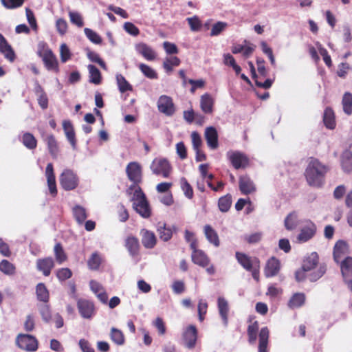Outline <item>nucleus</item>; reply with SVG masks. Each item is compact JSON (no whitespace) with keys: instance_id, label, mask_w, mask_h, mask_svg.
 I'll return each mask as SVG.
<instances>
[{"instance_id":"obj_1","label":"nucleus","mask_w":352,"mask_h":352,"mask_svg":"<svg viewBox=\"0 0 352 352\" xmlns=\"http://www.w3.org/2000/svg\"><path fill=\"white\" fill-rule=\"evenodd\" d=\"M327 167L318 160L309 157V186L319 188L325 182Z\"/></svg>"},{"instance_id":"obj_2","label":"nucleus","mask_w":352,"mask_h":352,"mask_svg":"<svg viewBox=\"0 0 352 352\" xmlns=\"http://www.w3.org/2000/svg\"><path fill=\"white\" fill-rule=\"evenodd\" d=\"M235 258L239 265L247 272L251 273L252 278L258 282L260 279L261 262L256 256H250L245 253L236 252Z\"/></svg>"},{"instance_id":"obj_3","label":"nucleus","mask_w":352,"mask_h":352,"mask_svg":"<svg viewBox=\"0 0 352 352\" xmlns=\"http://www.w3.org/2000/svg\"><path fill=\"white\" fill-rule=\"evenodd\" d=\"M131 201H134L133 208L141 217L146 219L151 217V210L141 187H138L133 192Z\"/></svg>"},{"instance_id":"obj_4","label":"nucleus","mask_w":352,"mask_h":352,"mask_svg":"<svg viewBox=\"0 0 352 352\" xmlns=\"http://www.w3.org/2000/svg\"><path fill=\"white\" fill-rule=\"evenodd\" d=\"M37 54L42 58L47 70H52L56 73L59 72V66L57 58L46 43H41L38 44Z\"/></svg>"},{"instance_id":"obj_5","label":"nucleus","mask_w":352,"mask_h":352,"mask_svg":"<svg viewBox=\"0 0 352 352\" xmlns=\"http://www.w3.org/2000/svg\"><path fill=\"white\" fill-rule=\"evenodd\" d=\"M126 173L128 179L132 182V184L126 190L128 195H131L136 188L140 186L142 181V167L137 162H129L126 167Z\"/></svg>"},{"instance_id":"obj_6","label":"nucleus","mask_w":352,"mask_h":352,"mask_svg":"<svg viewBox=\"0 0 352 352\" xmlns=\"http://www.w3.org/2000/svg\"><path fill=\"white\" fill-rule=\"evenodd\" d=\"M318 255L316 252L309 255V281H316L320 278L327 271L324 263H318Z\"/></svg>"},{"instance_id":"obj_7","label":"nucleus","mask_w":352,"mask_h":352,"mask_svg":"<svg viewBox=\"0 0 352 352\" xmlns=\"http://www.w3.org/2000/svg\"><path fill=\"white\" fill-rule=\"evenodd\" d=\"M60 185L65 190L76 189L79 184V178L76 173L71 169H65L60 175Z\"/></svg>"},{"instance_id":"obj_8","label":"nucleus","mask_w":352,"mask_h":352,"mask_svg":"<svg viewBox=\"0 0 352 352\" xmlns=\"http://www.w3.org/2000/svg\"><path fill=\"white\" fill-rule=\"evenodd\" d=\"M16 344L22 350L34 352L38 349V342L32 335L19 333L16 338Z\"/></svg>"},{"instance_id":"obj_9","label":"nucleus","mask_w":352,"mask_h":352,"mask_svg":"<svg viewBox=\"0 0 352 352\" xmlns=\"http://www.w3.org/2000/svg\"><path fill=\"white\" fill-rule=\"evenodd\" d=\"M151 169L153 174L168 178L172 171V166L166 159H155L151 165Z\"/></svg>"},{"instance_id":"obj_10","label":"nucleus","mask_w":352,"mask_h":352,"mask_svg":"<svg viewBox=\"0 0 352 352\" xmlns=\"http://www.w3.org/2000/svg\"><path fill=\"white\" fill-rule=\"evenodd\" d=\"M41 136L45 144L50 155L53 159H56L60 152L59 143L52 133H46L44 131L41 133Z\"/></svg>"},{"instance_id":"obj_11","label":"nucleus","mask_w":352,"mask_h":352,"mask_svg":"<svg viewBox=\"0 0 352 352\" xmlns=\"http://www.w3.org/2000/svg\"><path fill=\"white\" fill-rule=\"evenodd\" d=\"M227 157L232 166L236 170L245 169L249 166V158L240 151H229L227 153Z\"/></svg>"},{"instance_id":"obj_12","label":"nucleus","mask_w":352,"mask_h":352,"mask_svg":"<svg viewBox=\"0 0 352 352\" xmlns=\"http://www.w3.org/2000/svg\"><path fill=\"white\" fill-rule=\"evenodd\" d=\"M157 104L159 111L167 116H171L175 112L174 102L170 96L162 95L160 96Z\"/></svg>"},{"instance_id":"obj_13","label":"nucleus","mask_w":352,"mask_h":352,"mask_svg":"<svg viewBox=\"0 0 352 352\" xmlns=\"http://www.w3.org/2000/svg\"><path fill=\"white\" fill-rule=\"evenodd\" d=\"M77 307L80 316L87 319L91 318L95 314V307L93 302L86 299H79Z\"/></svg>"},{"instance_id":"obj_14","label":"nucleus","mask_w":352,"mask_h":352,"mask_svg":"<svg viewBox=\"0 0 352 352\" xmlns=\"http://www.w3.org/2000/svg\"><path fill=\"white\" fill-rule=\"evenodd\" d=\"M239 188L241 194L248 195L256 191L254 181L248 175H241L239 179Z\"/></svg>"},{"instance_id":"obj_15","label":"nucleus","mask_w":352,"mask_h":352,"mask_svg":"<svg viewBox=\"0 0 352 352\" xmlns=\"http://www.w3.org/2000/svg\"><path fill=\"white\" fill-rule=\"evenodd\" d=\"M54 266V260L51 256L38 258L36 262L37 270L41 272L45 276H49L50 275Z\"/></svg>"},{"instance_id":"obj_16","label":"nucleus","mask_w":352,"mask_h":352,"mask_svg":"<svg viewBox=\"0 0 352 352\" xmlns=\"http://www.w3.org/2000/svg\"><path fill=\"white\" fill-rule=\"evenodd\" d=\"M198 331L197 327L193 325H189L184 332L183 338L185 345L188 349H192L195 346L197 340Z\"/></svg>"},{"instance_id":"obj_17","label":"nucleus","mask_w":352,"mask_h":352,"mask_svg":"<svg viewBox=\"0 0 352 352\" xmlns=\"http://www.w3.org/2000/svg\"><path fill=\"white\" fill-rule=\"evenodd\" d=\"M204 138L210 149L215 150L219 147L218 133L215 127H206L204 131Z\"/></svg>"},{"instance_id":"obj_18","label":"nucleus","mask_w":352,"mask_h":352,"mask_svg":"<svg viewBox=\"0 0 352 352\" xmlns=\"http://www.w3.org/2000/svg\"><path fill=\"white\" fill-rule=\"evenodd\" d=\"M280 270V261L274 256L267 260L265 269L264 274L266 278L274 277L276 276Z\"/></svg>"},{"instance_id":"obj_19","label":"nucleus","mask_w":352,"mask_h":352,"mask_svg":"<svg viewBox=\"0 0 352 352\" xmlns=\"http://www.w3.org/2000/svg\"><path fill=\"white\" fill-rule=\"evenodd\" d=\"M124 246L129 254L133 257H137L140 254V245L136 236L129 235L124 241Z\"/></svg>"},{"instance_id":"obj_20","label":"nucleus","mask_w":352,"mask_h":352,"mask_svg":"<svg viewBox=\"0 0 352 352\" xmlns=\"http://www.w3.org/2000/svg\"><path fill=\"white\" fill-rule=\"evenodd\" d=\"M142 243L146 249H153L157 244V237L152 231L143 228L140 230Z\"/></svg>"},{"instance_id":"obj_21","label":"nucleus","mask_w":352,"mask_h":352,"mask_svg":"<svg viewBox=\"0 0 352 352\" xmlns=\"http://www.w3.org/2000/svg\"><path fill=\"white\" fill-rule=\"evenodd\" d=\"M45 176L47 177V186L51 195L53 197L57 195L56 177L54 172V167L52 163L47 164L45 168Z\"/></svg>"},{"instance_id":"obj_22","label":"nucleus","mask_w":352,"mask_h":352,"mask_svg":"<svg viewBox=\"0 0 352 352\" xmlns=\"http://www.w3.org/2000/svg\"><path fill=\"white\" fill-rule=\"evenodd\" d=\"M0 53L10 62H14L16 58L13 49L1 33H0Z\"/></svg>"},{"instance_id":"obj_23","label":"nucleus","mask_w":352,"mask_h":352,"mask_svg":"<svg viewBox=\"0 0 352 352\" xmlns=\"http://www.w3.org/2000/svg\"><path fill=\"white\" fill-rule=\"evenodd\" d=\"M63 129L66 138L70 143L72 147L75 149L76 148L77 140L73 124L69 120H63Z\"/></svg>"},{"instance_id":"obj_24","label":"nucleus","mask_w":352,"mask_h":352,"mask_svg":"<svg viewBox=\"0 0 352 352\" xmlns=\"http://www.w3.org/2000/svg\"><path fill=\"white\" fill-rule=\"evenodd\" d=\"M214 100L210 94L206 93L201 96L200 108L206 114L213 113Z\"/></svg>"},{"instance_id":"obj_25","label":"nucleus","mask_w":352,"mask_h":352,"mask_svg":"<svg viewBox=\"0 0 352 352\" xmlns=\"http://www.w3.org/2000/svg\"><path fill=\"white\" fill-rule=\"evenodd\" d=\"M203 230L207 241L214 247L218 248L220 245V239L217 232L208 224L204 226Z\"/></svg>"},{"instance_id":"obj_26","label":"nucleus","mask_w":352,"mask_h":352,"mask_svg":"<svg viewBox=\"0 0 352 352\" xmlns=\"http://www.w3.org/2000/svg\"><path fill=\"white\" fill-rule=\"evenodd\" d=\"M135 50L147 60H153L155 59L156 54L155 51L146 43H140L136 45Z\"/></svg>"},{"instance_id":"obj_27","label":"nucleus","mask_w":352,"mask_h":352,"mask_svg":"<svg viewBox=\"0 0 352 352\" xmlns=\"http://www.w3.org/2000/svg\"><path fill=\"white\" fill-rule=\"evenodd\" d=\"M217 305L219 315L223 320L225 326L228 324V313L229 305L228 301L223 297H219L217 300Z\"/></svg>"},{"instance_id":"obj_28","label":"nucleus","mask_w":352,"mask_h":352,"mask_svg":"<svg viewBox=\"0 0 352 352\" xmlns=\"http://www.w3.org/2000/svg\"><path fill=\"white\" fill-rule=\"evenodd\" d=\"M34 92L37 96L38 103L42 109L48 107V98L41 85L36 82L34 87Z\"/></svg>"},{"instance_id":"obj_29","label":"nucleus","mask_w":352,"mask_h":352,"mask_svg":"<svg viewBox=\"0 0 352 352\" xmlns=\"http://www.w3.org/2000/svg\"><path fill=\"white\" fill-rule=\"evenodd\" d=\"M192 261L201 267H207L210 263V258L203 250L195 251L191 254Z\"/></svg>"},{"instance_id":"obj_30","label":"nucleus","mask_w":352,"mask_h":352,"mask_svg":"<svg viewBox=\"0 0 352 352\" xmlns=\"http://www.w3.org/2000/svg\"><path fill=\"white\" fill-rule=\"evenodd\" d=\"M248 65L250 69L252 78L254 80L256 85L258 87L263 88L265 89L270 88L271 86L272 85L274 80L267 78L263 82L260 81L258 80V77L256 73L255 67H254V65L252 63V62L249 61Z\"/></svg>"},{"instance_id":"obj_31","label":"nucleus","mask_w":352,"mask_h":352,"mask_svg":"<svg viewBox=\"0 0 352 352\" xmlns=\"http://www.w3.org/2000/svg\"><path fill=\"white\" fill-rule=\"evenodd\" d=\"M340 164L342 169L345 173L352 172V152L345 150L341 155Z\"/></svg>"},{"instance_id":"obj_32","label":"nucleus","mask_w":352,"mask_h":352,"mask_svg":"<svg viewBox=\"0 0 352 352\" xmlns=\"http://www.w3.org/2000/svg\"><path fill=\"white\" fill-rule=\"evenodd\" d=\"M270 331L267 327H263L258 334V352H268L267 344Z\"/></svg>"},{"instance_id":"obj_33","label":"nucleus","mask_w":352,"mask_h":352,"mask_svg":"<svg viewBox=\"0 0 352 352\" xmlns=\"http://www.w3.org/2000/svg\"><path fill=\"white\" fill-rule=\"evenodd\" d=\"M157 232L160 239L164 241H168L172 238L173 230L170 227H168L164 223H158Z\"/></svg>"},{"instance_id":"obj_34","label":"nucleus","mask_w":352,"mask_h":352,"mask_svg":"<svg viewBox=\"0 0 352 352\" xmlns=\"http://www.w3.org/2000/svg\"><path fill=\"white\" fill-rule=\"evenodd\" d=\"M323 122L325 126L329 129H333L336 127L335 115L333 111L327 107L324 111Z\"/></svg>"},{"instance_id":"obj_35","label":"nucleus","mask_w":352,"mask_h":352,"mask_svg":"<svg viewBox=\"0 0 352 352\" xmlns=\"http://www.w3.org/2000/svg\"><path fill=\"white\" fill-rule=\"evenodd\" d=\"M340 268L344 281L348 276H352V257L346 256L340 263Z\"/></svg>"},{"instance_id":"obj_36","label":"nucleus","mask_w":352,"mask_h":352,"mask_svg":"<svg viewBox=\"0 0 352 352\" xmlns=\"http://www.w3.org/2000/svg\"><path fill=\"white\" fill-rule=\"evenodd\" d=\"M306 300L305 294L303 293H296L289 299L287 305L291 309L298 308L301 307Z\"/></svg>"},{"instance_id":"obj_37","label":"nucleus","mask_w":352,"mask_h":352,"mask_svg":"<svg viewBox=\"0 0 352 352\" xmlns=\"http://www.w3.org/2000/svg\"><path fill=\"white\" fill-rule=\"evenodd\" d=\"M23 144L30 150H34L37 146V140L33 134L25 132L22 135Z\"/></svg>"},{"instance_id":"obj_38","label":"nucleus","mask_w":352,"mask_h":352,"mask_svg":"<svg viewBox=\"0 0 352 352\" xmlns=\"http://www.w3.org/2000/svg\"><path fill=\"white\" fill-rule=\"evenodd\" d=\"M37 299L40 301L47 302L50 300L49 291L44 283H40L36 287Z\"/></svg>"},{"instance_id":"obj_39","label":"nucleus","mask_w":352,"mask_h":352,"mask_svg":"<svg viewBox=\"0 0 352 352\" xmlns=\"http://www.w3.org/2000/svg\"><path fill=\"white\" fill-rule=\"evenodd\" d=\"M300 223V221L298 219V215L296 212H292L289 213L285 219V227L288 230H292L295 229L298 224Z\"/></svg>"},{"instance_id":"obj_40","label":"nucleus","mask_w":352,"mask_h":352,"mask_svg":"<svg viewBox=\"0 0 352 352\" xmlns=\"http://www.w3.org/2000/svg\"><path fill=\"white\" fill-rule=\"evenodd\" d=\"M54 253L56 261L58 264H62L67 260V255L65 253L63 247L60 243H57L54 248Z\"/></svg>"},{"instance_id":"obj_41","label":"nucleus","mask_w":352,"mask_h":352,"mask_svg":"<svg viewBox=\"0 0 352 352\" xmlns=\"http://www.w3.org/2000/svg\"><path fill=\"white\" fill-rule=\"evenodd\" d=\"M89 73V82L95 85H99L102 81V76L100 70L94 65L88 66Z\"/></svg>"},{"instance_id":"obj_42","label":"nucleus","mask_w":352,"mask_h":352,"mask_svg":"<svg viewBox=\"0 0 352 352\" xmlns=\"http://www.w3.org/2000/svg\"><path fill=\"white\" fill-rule=\"evenodd\" d=\"M73 214L79 224H82L87 217L85 209L80 206H76L73 208Z\"/></svg>"},{"instance_id":"obj_43","label":"nucleus","mask_w":352,"mask_h":352,"mask_svg":"<svg viewBox=\"0 0 352 352\" xmlns=\"http://www.w3.org/2000/svg\"><path fill=\"white\" fill-rule=\"evenodd\" d=\"M181 60L178 57L170 56L165 58L163 63V67L166 72L170 73L173 71V67L179 66Z\"/></svg>"},{"instance_id":"obj_44","label":"nucleus","mask_w":352,"mask_h":352,"mask_svg":"<svg viewBox=\"0 0 352 352\" xmlns=\"http://www.w3.org/2000/svg\"><path fill=\"white\" fill-rule=\"evenodd\" d=\"M117 84L118 86L119 91L121 93H124L127 91H132V85L126 80L124 76L122 74H118L116 76Z\"/></svg>"},{"instance_id":"obj_45","label":"nucleus","mask_w":352,"mask_h":352,"mask_svg":"<svg viewBox=\"0 0 352 352\" xmlns=\"http://www.w3.org/2000/svg\"><path fill=\"white\" fill-rule=\"evenodd\" d=\"M347 247V243L344 240H338L336 242L333 248V258L336 262H339L338 258L341 254L344 253Z\"/></svg>"},{"instance_id":"obj_46","label":"nucleus","mask_w":352,"mask_h":352,"mask_svg":"<svg viewBox=\"0 0 352 352\" xmlns=\"http://www.w3.org/2000/svg\"><path fill=\"white\" fill-rule=\"evenodd\" d=\"M342 107L344 112L347 115L352 113V94L346 92L342 97Z\"/></svg>"},{"instance_id":"obj_47","label":"nucleus","mask_w":352,"mask_h":352,"mask_svg":"<svg viewBox=\"0 0 352 352\" xmlns=\"http://www.w3.org/2000/svg\"><path fill=\"white\" fill-rule=\"evenodd\" d=\"M110 337L111 340L118 345H122L124 343V336L122 331L112 327L111 329Z\"/></svg>"},{"instance_id":"obj_48","label":"nucleus","mask_w":352,"mask_h":352,"mask_svg":"<svg viewBox=\"0 0 352 352\" xmlns=\"http://www.w3.org/2000/svg\"><path fill=\"white\" fill-rule=\"evenodd\" d=\"M258 331V322L257 321H254L251 324H250L248 327V341L250 343H254L257 338V333Z\"/></svg>"},{"instance_id":"obj_49","label":"nucleus","mask_w":352,"mask_h":352,"mask_svg":"<svg viewBox=\"0 0 352 352\" xmlns=\"http://www.w3.org/2000/svg\"><path fill=\"white\" fill-rule=\"evenodd\" d=\"M232 204L231 195L228 194L223 197H221L218 201L219 208L221 212H228Z\"/></svg>"},{"instance_id":"obj_50","label":"nucleus","mask_w":352,"mask_h":352,"mask_svg":"<svg viewBox=\"0 0 352 352\" xmlns=\"http://www.w3.org/2000/svg\"><path fill=\"white\" fill-rule=\"evenodd\" d=\"M0 270L7 275H13L15 273V266L8 260H2L0 263Z\"/></svg>"},{"instance_id":"obj_51","label":"nucleus","mask_w":352,"mask_h":352,"mask_svg":"<svg viewBox=\"0 0 352 352\" xmlns=\"http://www.w3.org/2000/svg\"><path fill=\"white\" fill-rule=\"evenodd\" d=\"M84 32L88 39L95 44H101L102 43V38L101 36L95 31L92 30L90 28H85L84 29Z\"/></svg>"},{"instance_id":"obj_52","label":"nucleus","mask_w":352,"mask_h":352,"mask_svg":"<svg viewBox=\"0 0 352 352\" xmlns=\"http://www.w3.org/2000/svg\"><path fill=\"white\" fill-rule=\"evenodd\" d=\"M139 69L146 77L150 79H155L157 78V74L155 71L144 63H140L139 65Z\"/></svg>"},{"instance_id":"obj_53","label":"nucleus","mask_w":352,"mask_h":352,"mask_svg":"<svg viewBox=\"0 0 352 352\" xmlns=\"http://www.w3.org/2000/svg\"><path fill=\"white\" fill-rule=\"evenodd\" d=\"M181 188L184 192V195L188 199L193 197V189L191 185L188 183L185 177L181 178L180 180Z\"/></svg>"},{"instance_id":"obj_54","label":"nucleus","mask_w":352,"mask_h":352,"mask_svg":"<svg viewBox=\"0 0 352 352\" xmlns=\"http://www.w3.org/2000/svg\"><path fill=\"white\" fill-rule=\"evenodd\" d=\"M25 1V0H1V3L3 7L9 10L21 7Z\"/></svg>"},{"instance_id":"obj_55","label":"nucleus","mask_w":352,"mask_h":352,"mask_svg":"<svg viewBox=\"0 0 352 352\" xmlns=\"http://www.w3.org/2000/svg\"><path fill=\"white\" fill-rule=\"evenodd\" d=\"M208 303L206 300L201 299L197 305L198 317L200 322H203L208 310Z\"/></svg>"},{"instance_id":"obj_56","label":"nucleus","mask_w":352,"mask_h":352,"mask_svg":"<svg viewBox=\"0 0 352 352\" xmlns=\"http://www.w3.org/2000/svg\"><path fill=\"white\" fill-rule=\"evenodd\" d=\"M56 276L60 281H65L72 277V272L67 267L60 268L56 270Z\"/></svg>"},{"instance_id":"obj_57","label":"nucleus","mask_w":352,"mask_h":352,"mask_svg":"<svg viewBox=\"0 0 352 352\" xmlns=\"http://www.w3.org/2000/svg\"><path fill=\"white\" fill-rule=\"evenodd\" d=\"M101 263V258L97 253H93L88 260L87 264L91 270H98Z\"/></svg>"},{"instance_id":"obj_58","label":"nucleus","mask_w":352,"mask_h":352,"mask_svg":"<svg viewBox=\"0 0 352 352\" xmlns=\"http://www.w3.org/2000/svg\"><path fill=\"white\" fill-rule=\"evenodd\" d=\"M227 27L226 22L219 21L214 23L211 29L210 36H214L220 34Z\"/></svg>"},{"instance_id":"obj_59","label":"nucleus","mask_w":352,"mask_h":352,"mask_svg":"<svg viewBox=\"0 0 352 352\" xmlns=\"http://www.w3.org/2000/svg\"><path fill=\"white\" fill-rule=\"evenodd\" d=\"M188 82L190 83L192 87L190 89L191 94H195L197 89H202L206 85V81L204 79L193 80L189 79Z\"/></svg>"},{"instance_id":"obj_60","label":"nucleus","mask_w":352,"mask_h":352,"mask_svg":"<svg viewBox=\"0 0 352 352\" xmlns=\"http://www.w3.org/2000/svg\"><path fill=\"white\" fill-rule=\"evenodd\" d=\"M60 60L62 63H65L71 58L72 54L67 45L63 43L60 47Z\"/></svg>"},{"instance_id":"obj_61","label":"nucleus","mask_w":352,"mask_h":352,"mask_svg":"<svg viewBox=\"0 0 352 352\" xmlns=\"http://www.w3.org/2000/svg\"><path fill=\"white\" fill-rule=\"evenodd\" d=\"M186 20L192 31L197 32L200 30L201 27V23L197 16L187 18Z\"/></svg>"},{"instance_id":"obj_62","label":"nucleus","mask_w":352,"mask_h":352,"mask_svg":"<svg viewBox=\"0 0 352 352\" xmlns=\"http://www.w3.org/2000/svg\"><path fill=\"white\" fill-rule=\"evenodd\" d=\"M39 311L43 320L45 322H49L52 318V314L50 306L44 304L39 307Z\"/></svg>"},{"instance_id":"obj_63","label":"nucleus","mask_w":352,"mask_h":352,"mask_svg":"<svg viewBox=\"0 0 352 352\" xmlns=\"http://www.w3.org/2000/svg\"><path fill=\"white\" fill-rule=\"evenodd\" d=\"M69 16L70 21L72 23L75 24L79 28H82L84 25L81 15L78 12H69Z\"/></svg>"},{"instance_id":"obj_64","label":"nucleus","mask_w":352,"mask_h":352,"mask_svg":"<svg viewBox=\"0 0 352 352\" xmlns=\"http://www.w3.org/2000/svg\"><path fill=\"white\" fill-rule=\"evenodd\" d=\"M190 136L193 149L200 148L202 145V140L199 133L197 131H192Z\"/></svg>"}]
</instances>
